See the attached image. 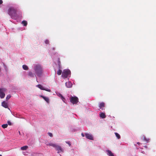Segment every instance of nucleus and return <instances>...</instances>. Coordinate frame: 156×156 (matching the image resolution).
I'll return each mask as SVG.
<instances>
[{
	"label": "nucleus",
	"instance_id": "f257e3e1",
	"mask_svg": "<svg viewBox=\"0 0 156 156\" xmlns=\"http://www.w3.org/2000/svg\"><path fill=\"white\" fill-rule=\"evenodd\" d=\"M33 69L35 75L38 77L41 76L44 72L43 66L39 64H35L33 66Z\"/></svg>",
	"mask_w": 156,
	"mask_h": 156
},
{
	"label": "nucleus",
	"instance_id": "f03ea898",
	"mask_svg": "<svg viewBox=\"0 0 156 156\" xmlns=\"http://www.w3.org/2000/svg\"><path fill=\"white\" fill-rule=\"evenodd\" d=\"M46 145L47 146H51L55 148V149L58 151V153H59L63 151V150L61 147L57 144L52 143H49L46 144Z\"/></svg>",
	"mask_w": 156,
	"mask_h": 156
},
{
	"label": "nucleus",
	"instance_id": "7ed1b4c3",
	"mask_svg": "<svg viewBox=\"0 0 156 156\" xmlns=\"http://www.w3.org/2000/svg\"><path fill=\"white\" fill-rule=\"evenodd\" d=\"M16 12V9L13 7H10L8 10L9 14L12 19L14 20H16L17 19Z\"/></svg>",
	"mask_w": 156,
	"mask_h": 156
},
{
	"label": "nucleus",
	"instance_id": "20e7f679",
	"mask_svg": "<svg viewBox=\"0 0 156 156\" xmlns=\"http://www.w3.org/2000/svg\"><path fill=\"white\" fill-rule=\"evenodd\" d=\"M71 72L69 69H64L62 72V76L63 78H68L70 76Z\"/></svg>",
	"mask_w": 156,
	"mask_h": 156
},
{
	"label": "nucleus",
	"instance_id": "39448f33",
	"mask_svg": "<svg viewBox=\"0 0 156 156\" xmlns=\"http://www.w3.org/2000/svg\"><path fill=\"white\" fill-rule=\"evenodd\" d=\"M69 99L70 102L73 105L76 104L78 102L77 97L75 96L71 95Z\"/></svg>",
	"mask_w": 156,
	"mask_h": 156
},
{
	"label": "nucleus",
	"instance_id": "423d86ee",
	"mask_svg": "<svg viewBox=\"0 0 156 156\" xmlns=\"http://www.w3.org/2000/svg\"><path fill=\"white\" fill-rule=\"evenodd\" d=\"M6 90V89L5 88H0V97L1 98H3L5 97V92Z\"/></svg>",
	"mask_w": 156,
	"mask_h": 156
},
{
	"label": "nucleus",
	"instance_id": "0eeeda50",
	"mask_svg": "<svg viewBox=\"0 0 156 156\" xmlns=\"http://www.w3.org/2000/svg\"><path fill=\"white\" fill-rule=\"evenodd\" d=\"M36 87L41 90H45L49 92H50L51 91V90L49 88H45L41 84H38L36 85Z\"/></svg>",
	"mask_w": 156,
	"mask_h": 156
},
{
	"label": "nucleus",
	"instance_id": "6e6552de",
	"mask_svg": "<svg viewBox=\"0 0 156 156\" xmlns=\"http://www.w3.org/2000/svg\"><path fill=\"white\" fill-rule=\"evenodd\" d=\"M56 93L58 96L62 100V101L64 102L65 103H66L65 98L60 93L58 92H56Z\"/></svg>",
	"mask_w": 156,
	"mask_h": 156
},
{
	"label": "nucleus",
	"instance_id": "1a4fd4ad",
	"mask_svg": "<svg viewBox=\"0 0 156 156\" xmlns=\"http://www.w3.org/2000/svg\"><path fill=\"white\" fill-rule=\"evenodd\" d=\"M85 135L86 138L90 140H93V137L92 135L90 134L86 133L85 134Z\"/></svg>",
	"mask_w": 156,
	"mask_h": 156
},
{
	"label": "nucleus",
	"instance_id": "9d476101",
	"mask_svg": "<svg viewBox=\"0 0 156 156\" xmlns=\"http://www.w3.org/2000/svg\"><path fill=\"white\" fill-rule=\"evenodd\" d=\"M2 105L5 108H8H8V103L5 101H3L2 103Z\"/></svg>",
	"mask_w": 156,
	"mask_h": 156
},
{
	"label": "nucleus",
	"instance_id": "9b49d317",
	"mask_svg": "<svg viewBox=\"0 0 156 156\" xmlns=\"http://www.w3.org/2000/svg\"><path fill=\"white\" fill-rule=\"evenodd\" d=\"M66 86L67 88H70L72 86V84L70 82L68 81L65 83Z\"/></svg>",
	"mask_w": 156,
	"mask_h": 156
},
{
	"label": "nucleus",
	"instance_id": "f8f14e48",
	"mask_svg": "<svg viewBox=\"0 0 156 156\" xmlns=\"http://www.w3.org/2000/svg\"><path fill=\"white\" fill-rule=\"evenodd\" d=\"M28 75L29 76L31 77H34V76H37L35 75V73H34L31 71H29L28 72Z\"/></svg>",
	"mask_w": 156,
	"mask_h": 156
},
{
	"label": "nucleus",
	"instance_id": "ddd939ff",
	"mask_svg": "<svg viewBox=\"0 0 156 156\" xmlns=\"http://www.w3.org/2000/svg\"><path fill=\"white\" fill-rule=\"evenodd\" d=\"M40 97L42 98L47 103H49V99L48 97L43 95H41Z\"/></svg>",
	"mask_w": 156,
	"mask_h": 156
},
{
	"label": "nucleus",
	"instance_id": "4468645a",
	"mask_svg": "<svg viewBox=\"0 0 156 156\" xmlns=\"http://www.w3.org/2000/svg\"><path fill=\"white\" fill-rule=\"evenodd\" d=\"M107 152L108 153L107 154L109 156H114V154L112 152L109 150H107Z\"/></svg>",
	"mask_w": 156,
	"mask_h": 156
},
{
	"label": "nucleus",
	"instance_id": "2eb2a0df",
	"mask_svg": "<svg viewBox=\"0 0 156 156\" xmlns=\"http://www.w3.org/2000/svg\"><path fill=\"white\" fill-rule=\"evenodd\" d=\"M105 106V103L103 102L99 104V107L100 108L103 109V108H104Z\"/></svg>",
	"mask_w": 156,
	"mask_h": 156
},
{
	"label": "nucleus",
	"instance_id": "dca6fc26",
	"mask_svg": "<svg viewBox=\"0 0 156 156\" xmlns=\"http://www.w3.org/2000/svg\"><path fill=\"white\" fill-rule=\"evenodd\" d=\"M100 117L103 119L105 118L106 117V115H105V114L103 112H101L100 113Z\"/></svg>",
	"mask_w": 156,
	"mask_h": 156
},
{
	"label": "nucleus",
	"instance_id": "f3484780",
	"mask_svg": "<svg viewBox=\"0 0 156 156\" xmlns=\"http://www.w3.org/2000/svg\"><path fill=\"white\" fill-rule=\"evenodd\" d=\"M28 148V146H25L21 147L20 149L22 150H26Z\"/></svg>",
	"mask_w": 156,
	"mask_h": 156
},
{
	"label": "nucleus",
	"instance_id": "a211bd4d",
	"mask_svg": "<svg viewBox=\"0 0 156 156\" xmlns=\"http://www.w3.org/2000/svg\"><path fill=\"white\" fill-rule=\"evenodd\" d=\"M23 68L25 70H28V67L26 65H24L22 66Z\"/></svg>",
	"mask_w": 156,
	"mask_h": 156
},
{
	"label": "nucleus",
	"instance_id": "6ab92c4d",
	"mask_svg": "<svg viewBox=\"0 0 156 156\" xmlns=\"http://www.w3.org/2000/svg\"><path fill=\"white\" fill-rule=\"evenodd\" d=\"M22 23L25 26H26L27 24V23L26 21L23 20L22 21Z\"/></svg>",
	"mask_w": 156,
	"mask_h": 156
},
{
	"label": "nucleus",
	"instance_id": "aec40b11",
	"mask_svg": "<svg viewBox=\"0 0 156 156\" xmlns=\"http://www.w3.org/2000/svg\"><path fill=\"white\" fill-rule=\"evenodd\" d=\"M116 136L117 137L118 139H119L120 138V135L117 133H115Z\"/></svg>",
	"mask_w": 156,
	"mask_h": 156
},
{
	"label": "nucleus",
	"instance_id": "412c9836",
	"mask_svg": "<svg viewBox=\"0 0 156 156\" xmlns=\"http://www.w3.org/2000/svg\"><path fill=\"white\" fill-rule=\"evenodd\" d=\"M58 65L59 66V69H61L60 62V59L59 58H58Z\"/></svg>",
	"mask_w": 156,
	"mask_h": 156
},
{
	"label": "nucleus",
	"instance_id": "4be33fe9",
	"mask_svg": "<svg viewBox=\"0 0 156 156\" xmlns=\"http://www.w3.org/2000/svg\"><path fill=\"white\" fill-rule=\"evenodd\" d=\"M62 71L60 69H59L57 72V74L58 75H60L61 74Z\"/></svg>",
	"mask_w": 156,
	"mask_h": 156
},
{
	"label": "nucleus",
	"instance_id": "5701e85b",
	"mask_svg": "<svg viewBox=\"0 0 156 156\" xmlns=\"http://www.w3.org/2000/svg\"><path fill=\"white\" fill-rule=\"evenodd\" d=\"M2 126L3 128H5L7 127L8 124H4L2 125Z\"/></svg>",
	"mask_w": 156,
	"mask_h": 156
},
{
	"label": "nucleus",
	"instance_id": "b1692460",
	"mask_svg": "<svg viewBox=\"0 0 156 156\" xmlns=\"http://www.w3.org/2000/svg\"><path fill=\"white\" fill-rule=\"evenodd\" d=\"M11 97V96L10 94H8L7 95L6 97V100H8Z\"/></svg>",
	"mask_w": 156,
	"mask_h": 156
},
{
	"label": "nucleus",
	"instance_id": "393cba45",
	"mask_svg": "<svg viewBox=\"0 0 156 156\" xmlns=\"http://www.w3.org/2000/svg\"><path fill=\"white\" fill-rule=\"evenodd\" d=\"M7 123H8V124L9 125H12V123L10 121H8Z\"/></svg>",
	"mask_w": 156,
	"mask_h": 156
},
{
	"label": "nucleus",
	"instance_id": "a878e982",
	"mask_svg": "<svg viewBox=\"0 0 156 156\" xmlns=\"http://www.w3.org/2000/svg\"><path fill=\"white\" fill-rule=\"evenodd\" d=\"M48 134L49 136H50L52 137L53 136V135L52 133H48Z\"/></svg>",
	"mask_w": 156,
	"mask_h": 156
},
{
	"label": "nucleus",
	"instance_id": "bb28decb",
	"mask_svg": "<svg viewBox=\"0 0 156 156\" xmlns=\"http://www.w3.org/2000/svg\"><path fill=\"white\" fill-rule=\"evenodd\" d=\"M45 44H49V41L48 40H45Z\"/></svg>",
	"mask_w": 156,
	"mask_h": 156
},
{
	"label": "nucleus",
	"instance_id": "cd10ccee",
	"mask_svg": "<svg viewBox=\"0 0 156 156\" xmlns=\"http://www.w3.org/2000/svg\"><path fill=\"white\" fill-rule=\"evenodd\" d=\"M3 2V1L2 0H0V5L2 4Z\"/></svg>",
	"mask_w": 156,
	"mask_h": 156
},
{
	"label": "nucleus",
	"instance_id": "c85d7f7f",
	"mask_svg": "<svg viewBox=\"0 0 156 156\" xmlns=\"http://www.w3.org/2000/svg\"><path fill=\"white\" fill-rule=\"evenodd\" d=\"M81 135L83 137L84 136V134L83 133H81Z\"/></svg>",
	"mask_w": 156,
	"mask_h": 156
},
{
	"label": "nucleus",
	"instance_id": "c756f323",
	"mask_svg": "<svg viewBox=\"0 0 156 156\" xmlns=\"http://www.w3.org/2000/svg\"><path fill=\"white\" fill-rule=\"evenodd\" d=\"M66 143L67 144H68L69 146L70 145V144L69 142H66Z\"/></svg>",
	"mask_w": 156,
	"mask_h": 156
},
{
	"label": "nucleus",
	"instance_id": "7c9ffc66",
	"mask_svg": "<svg viewBox=\"0 0 156 156\" xmlns=\"http://www.w3.org/2000/svg\"><path fill=\"white\" fill-rule=\"evenodd\" d=\"M23 153L24 155H26V154H25V153L24 152H23Z\"/></svg>",
	"mask_w": 156,
	"mask_h": 156
},
{
	"label": "nucleus",
	"instance_id": "2f4dec72",
	"mask_svg": "<svg viewBox=\"0 0 156 156\" xmlns=\"http://www.w3.org/2000/svg\"><path fill=\"white\" fill-rule=\"evenodd\" d=\"M1 67H0V72L1 71Z\"/></svg>",
	"mask_w": 156,
	"mask_h": 156
},
{
	"label": "nucleus",
	"instance_id": "473e14b6",
	"mask_svg": "<svg viewBox=\"0 0 156 156\" xmlns=\"http://www.w3.org/2000/svg\"><path fill=\"white\" fill-rule=\"evenodd\" d=\"M53 50H54V49H55V48H53Z\"/></svg>",
	"mask_w": 156,
	"mask_h": 156
},
{
	"label": "nucleus",
	"instance_id": "72a5a7b5",
	"mask_svg": "<svg viewBox=\"0 0 156 156\" xmlns=\"http://www.w3.org/2000/svg\"><path fill=\"white\" fill-rule=\"evenodd\" d=\"M19 134H20V131H19Z\"/></svg>",
	"mask_w": 156,
	"mask_h": 156
},
{
	"label": "nucleus",
	"instance_id": "f704fd0d",
	"mask_svg": "<svg viewBox=\"0 0 156 156\" xmlns=\"http://www.w3.org/2000/svg\"><path fill=\"white\" fill-rule=\"evenodd\" d=\"M139 143H139V142H138V143H137V144H139Z\"/></svg>",
	"mask_w": 156,
	"mask_h": 156
},
{
	"label": "nucleus",
	"instance_id": "c9c22d12",
	"mask_svg": "<svg viewBox=\"0 0 156 156\" xmlns=\"http://www.w3.org/2000/svg\"><path fill=\"white\" fill-rule=\"evenodd\" d=\"M0 156H2L0 154Z\"/></svg>",
	"mask_w": 156,
	"mask_h": 156
}]
</instances>
